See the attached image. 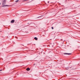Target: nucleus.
I'll list each match as a JSON object with an SVG mask.
<instances>
[{
	"mask_svg": "<svg viewBox=\"0 0 80 80\" xmlns=\"http://www.w3.org/2000/svg\"><path fill=\"white\" fill-rule=\"evenodd\" d=\"M2 71V69H1V70H0V72H1Z\"/></svg>",
	"mask_w": 80,
	"mask_h": 80,
	"instance_id": "11",
	"label": "nucleus"
},
{
	"mask_svg": "<svg viewBox=\"0 0 80 80\" xmlns=\"http://www.w3.org/2000/svg\"><path fill=\"white\" fill-rule=\"evenodd\" d=\"M64 55H71V53H64Z\"/></svg>",
	"mask_w": 80,
	"mask_h": 80,
	"instance_id": "1",
	"label": "nucleus"
},
{
	"mask_svg": "<svg viewBox=\"0 0 80 80\" xmlns=\"http://www.w3.org/2000/svg\"><path fill=\"white\" fill-rule=\"evenodd\" d=\"M34 39L36 40H38V38H37L36 37H35Z\"/></svg>",
	"mask_w": 80,
	"mask_h": 80,
	"instance_id": "5",
	"label": "nucleus"
},
{
	"mask_svg": "<svg viewBox=\"0 0 80 80\" xmlns=\"http://www.w3.org/2000/svg\"><path fill=\"white\" fill-rule=\"evenodd\" d=\"M52 29H53V27H52Z\"/></svg>",
	"mask_w": 80,
	"mask_h": 80,
	"instance_id": "10",
	"label": "nucleus"
},
{
	"mask_svg": "<svg viewBox=\"0 0 80 80\" xmlns=\"http://www.w3.org/2000/svg\"><path fill=\"white\" fill-rule=\"evenodd\" d=\"M65 69H66V70H68V67L66 68Z\"/></svg>",
	"mask_w": 80,
	"mask_h": 80,
	"instance_id": "7",
	"label": "nucleus"
},
{
	"mask_svg": "<svg viewBox=\"0 0 80 80\" xmlns=\"http://www.w3.org/2000/svg\"><path fill=\"white\" fill-rule=\"evenodd\" d=\"M7 6H9V5H4V6H2V7H7Z\"/></svg>",
	"mask_w": 80,
	"mask_h": 80,
	"instance_id": "6",
	"label": "nucleus"
},
{
	"mask_svg": "<svg viewBox=\"0 0 80 80\" xmlns=\"http://www.w3.org/2000/svg\"><path fill=\"white\" fill-rule=\"evenodd\" d=\"M28 0H24V2H25V1H28Z\"/></svg>",
	"mask_w": 80,
	"mask_h": 80,
	"instance_id": "9",
	"label": "nucleus"
},
{
	"mask_svg": "<svg viewBox=\"0 0 80 80\" xmlns=\"http://www.w3.org/2000/svg\"><path fill=\"white\" fill-rule=\"evenodd\" d=\"M14 22H15V20H12L11 22V23H14Z\"/></svg>",
	"mask_w": 80,
	"mask_h": 80,
	"instance_id": "2",
	"label": "nucleus"
},
{
	"mask_svg": "<svg viewBox=\"0 0 80 80\" xmlns=\"http://www.w3.org/2000/svg\"><path fill=\"white\" fill-rule=\"evenodd\" d=\"M49 2V1L48 2V3Z\"/></svg>",
	"mask_w": 80,
	"mask_h": 80,
	"instance_id": "13",
	"label": "nucleus"
},
{
	"mask_svg": "<svg viewBox=\"0 0 80 80\" xmlns=\"http://www.w3.org/2000/svg\"><path fill=\"white\" fill-rule=\"evenodd\" d=\"M0 4H1V3H0Z\"/></svg>",
	"mask_w": 80,
	"mask_h": 80,
	"instance_id": "14",
	"label": "nucleus"
},
{
	"mask_svg": "<svg viewBox=\"0 0 80 80\" xmlns=\"http://www.w3.org/2000/svg\"><path fill=\"white\" fill-rule=\"evenodd\" d=\"M18 1H19L18 0H17V1H15V2H18Z\"/></svg>",
	"mask_w": 80,
	"mask_h": 80,
	"instance_id": "8",
	"label": "nucleus"
},
{
	"mask_svg": "<svg viewBox=\"0 0 80 80\" xmlns=\"http://www.w3.org/2000/svg\"><path fill=\"white\" fill-rule=\"evenodd\" d=\"M26 70H27V71H29V70H30V69L29 68H28L26 69Z\"/></svg>",
	"mask_w": 80,
	"mask_h": 80,
	"instance_id": "3",
	"label": "nucleus"
},
{
	"mask_svg": "<svg viewBox=\"0 0 80 80\" xmlns=\"http://www.w3.org/2000/svg\"><path fill=\"white\" fill-rule=\"evenodd\" d=\"M5 3H6V2L5 1H4L3 2H2V5H5Z\"/></svg>",
	"mask_w": 80,
	"mask_h": 80,
	"instance_id": "4",
	"label": "nucleus"
},
{
	"mask_svg": "<svg viewBox=\"0 0 80 80\" xmlns=\"http://www.w3.org/2000/svg\"><path fill=\"white\" fill-rule=\"evenodd\" d=\"M16 38H17V39L18 38L17 37H16Z\"/></svg>",
	"mask_w": 80,
	"mask_h": 80,
	"instance_id": "12",
	"label": "nucleus"
}]
</instances>
